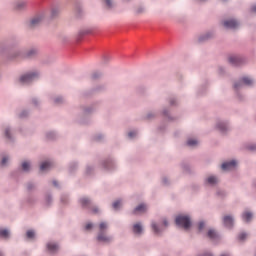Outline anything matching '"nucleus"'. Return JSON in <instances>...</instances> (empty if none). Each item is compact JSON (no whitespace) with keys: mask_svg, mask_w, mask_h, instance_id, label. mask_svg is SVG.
<instances>
[{"mask_svg":"<svg viewBox=\"0 0 256 256\" xmlns=\"http://www.w3.org/2000/svg\"><path fill=\"white\" fill-rule=\"evenodd\" d=\"M176 224L188 230L191 226V220L188 216L180 215L176 218Z\"/></svg>","mask_w":256,"mask_h":256,"instance_id":"1","label":"nucleus"},{"mask_svg":"<svg viewBox=\"0 0 256 256\" xmlns=\"http://www.w3.org/2000/svg\"><path fill=\"white\" fill-rule=\"evenodd\" d=\"M135 135H136L135 132H130V133H129V137H130V138L134 137Z\"/></svg>","mask_w":256,"mask_h":256,"instance_id":"31","label":"nucleus"},{"mask_svg":"<svg viewBox=\"0 0 256 256\" xmlns=\"http://www.w3.org/2000/svg\"><path fill=\"white\" fill-rule=\"evenodd\" d=\"M218 128L221 130V131H225L226 130V125L224 123H221L218 125Z\"/></svg>","mask_w":256,"mask_h":256,"instance_id":"24","label":"nucleus"},{"mask_svg":"<svg viewBox=\"0 0 256 256\" xmlns=\"http://www.w3.org/2000/svg\"><path fill=\"white\" fill-rule=\"evenodd\" d=\"M224 225L231 228L233 226V218L230 216L224 217Z\"/></svg>","mask_w":256,"mask_h":256,"instance_id":"7","label":"nucleus"},{"mask_svg":"<svg viewBox=\"0 0 256 256\" xmlns=\"http://www.w3.org/2000/svg\"><path fill=\"white\" fill-rule=\"evenodd\" d=\"M120 206H121V202H120V201H116V202H114V204H113V208H114L115 210H118V209L120 208Z\"/></svg>","mask_w":256,"mask_h":256,"instance_id":"23","label":"nucleus"},{"mask_svg":"<svg viewBox=\"0 0 256 256\" xmlns=\"http://www.w3.org/2000/svg\"><path fill=\"white\" fill-rule=\"evenodd\" d=\"M208 256H212L211 254H208Z\"/></svg>","mask_w":256,"mask_h":256,"instance_id":"42","label":"nucleus"},{"mask_svg":"<svg viewBox=\"0 0 256 256\" xmlns=\"http://www.w3.org/2000/svg\"><path fill=\"white\" fill-rule=\"evenodd\" d=\"M0 236L1 237H4V238H8L9 237V232H8V230H6V229H0Z\"/></svg>","mask_w":256,"mask_h":256,"instance_id":"18","label":"nucleus"},{"mask_svg":"<svg viewBox=\"0 0 256 256\" xmlns=\"http://www.w3.org/2000/svg\"><path fill=\"white\" fill-rule=\"evenodd\" d=\"M93 227L91 223H88L85 227L86 230H90Z\"/></svg>","mask_w":256,"mask_h":256,"instance_id":"27","label":"nucleus"},{"mask_svg":"<svg viewBox=\"0 0 256 256\" xmlns=\"http://www.w3.org/2000/svg\"><path fill=\"white\" fill-rule=\"evenodd\" d=\"M80 203H81L82 207H84V208H87L91 205V202L88 198H82L80 200Z\"/></svg>","mask_w":256,"mask_h":256,"instance_id":"11","label":"nucleus"},{"mask_svg":"<svg viewBox=\"0 0 256 256\" xmlns=\"http://www.w3.org/2000/svg\"><path fill=\"white\" fill-rule=\"evenodd\" d=\"M252 11L256 12V6H253Z\"/></svg>","mask_w":256,"mask_h":256,"instance_id":"36","label":"nucleus"},{"mask_svg":"<svg viewBox=\"0 0 256 256\" xmlns=\"http://www.w3.org/2000/svg\"><path fill=\"white\" fill-rule=\"evenodd\" d=\"M93 212H94V213H97V212H98V209H97V208H95V209L93 210Z\"/></svg>","mask_w":256,"mask_h":256,"instance_id":"37","label":"nucleus"},{"mask_svg":"<svg viewBox=\"0 0 256 256\" xmlns=\"http://www.w3.org/2000/svg\"><path fill=\"white\" fill-rule=\"evenodd\" d=\"M41 21H42L41 16H36L35 18H33V19L31 20L30 26H31V27H35V26L39 25V24L41 23Z\"/></svg>","mask_w":256,"mask_h":256,"instance_id":"6","label":"nucleus"},{"mask_svg":"<svg viewBox=\"0 0 256 256\" xmlns=\"http://www.w3.org/2000/svg\"><path fill=\"white\" fill-rule=\"evenodd\" d=\"M147 210V207L146 205L144 204H141L139 205L135 210H134V213H144L145 211Z\"/></svg>","mask_w":256,"mask_h":256,"instance_id":"9","label":"nucleus"},{"mask_svg":"<svg viewBox=\"0 0 256 256\" xmlns=\"http://www.w3.org/2000/svg\"><path fill=\"white\" fill-rule=\"evenodd\" d=\"M53 185H54V186H57V182H56V181H54V182H53Z\"/></svg>","mask_w":256,"mask_h":256,"instance_id":"39","label":"nucleus"},{"mask_svg":"<svg viewBox=\"0 0 256 256\" xmlns=\"http://www.w3.org/2000/svg\"><path fill=\"white\" fill-rule=\"evenodd\" d=\"M37 76H38L37 73L26 74L20 78V82L22 84H28V83L32 82Z\"/></svg>","mask_w":256,"mask_h":256,"instance_id":"3","label":"nucleus"},{"mask_svg":"<svg viewBox=\"0 0 256 256\" xmlns=\"http://www.w3.org/2000/svg\"><path fill=\"white\" fill-rule=\"evenodd\" d=\"M204 227H205V224L203 222H200L199 223V230L202 231Z\"/></svg>","mask_w":256,"mask_h":256,"instance_id":"26","label":"nucleus"},{"mask_svg":"<svg viewBox=\"0 0 256 256\" xmlns=\"http://www.w3.org/2000/svg\"><path fill=\"white\" fill-rule=\"evenodd\" d=\"M5 136H6L7 138H10V136H9V129H6V130H5Z\"/></svg>","mask_w":256,"mask_h":256,"instance_id":"30","label":"nucleus"},{"mask_svg":"<svg viewBox=\"0 0 256 256\" xmlns=\"http://www.w3.org/2000/svg\"><path fill=\"white\" fill-rule=\"evenodd\" d=\"M99 229H100V233H99V235H98V237H97L98 241H100V242H105V243L110 242V241H111V238L105 236V235L102 233L103 230L107 229V224L104 223V222H102V223L99 225Z\"/></svg>","mask_w":256,"mask_h":256,"instance_id":"2","label":"nucleus"},{"mask_svg":"<svg viewBox=\"0 0 256 256\" xmlns=\"http://www.w3.org/2000/svg\"><path fill=\"white\" fill-rule=\"evenodd\" d=\"M229 61H230V63H232L233 65H239V62H240L239 58H237V57H230V58H229Z\"/></svg>","mask_w":256,"mask_h":256,"instance_id":"16","label":"nucleus"},{"mask_svg":"<svg viewBox=\"0 0 256 256\" xmlns=\"http://www.w3.org/2000/svg\"><path fill=\"white\" fill-rule=\"evenodd\" d=\"M0 256H3V254L0 252Z\"/></svg>","mask_w":256,"mask_h":256,"instance_id":"41","label":"nucleus"},{"mask_svg":"<svg viewBox=\"0 0 256 256\" xmlns=\"http://www.w3.org/2000/svg\"><path fill=\"white\" fill-rule=\"evenodd\" d=\"M251 150H254V148H251Z\"/></svg>","mask_w":256,"mask_h":256,"instance_id":"43","label":"nucleus"},{"mask_svg":"<svg viewBox=\"0 0 256 256\" xmlns=\"http://www.w3.org/2000/svg\"><path fill=\"white\" fill-rule=\"evenodd\" d=\"M242 82H243L245 85H248V86H250V85L253 84V80H251V79L248 78V77L243 78V79H242Z\"/></svg>","mask_w":256,"mask_h":256,"instance_id":"17","label":"nucleus"},{"mask_svg":"<svg viewBox=\"0 0 256 256\" xmlns=\"http://www.w3.org/2000/svg\"><path fill=\"white\" fill-rule=\"evenodd\" d=\"M97 77H98L97 74H94V75H93V78H94V79H96Z\"/></svg>","mask_w":256,"mask_h":256,"instance_id":"38","label":"nucleus"},{"mask_svg":"<svg viewBox=\"0 0 256 256\" xmlns=\"http://www.w3.org/2000/svg\"><path fill=\"white\" fill-rule=\"evenodd\" d=\"M197 144H198V141L192 140V139L188 140L187 142V145L191 147L196 146Z\"/></svg>","mask_w":256,"mask_h":256,"instance_id":"20","label":"nucleus"},{"mask_svg":"<svg viewBox=\"0 0 256 256\" xmlns=\"http://www.w3.org/2000/svg\"><path fill=\"white\" fill-rule=\"evenodd\" d=\"M106 4H107V6H108L109 8L112 7V2H111V0H106Z\"/></svg>","mask_w":256,"mask_h":256,"instance_id":"28","label":"nucleus"},{"mask_svg":"<svg viewBox=\"0 0 256 256\" xmlns=\"http://www.w3.org/2000/svg\"><path fill=\"white\" fill-rule=\"evenodd\" d=\"M133 231H134V233H136V234H141V232H142V227H141V225H140V224H135L134 227H133Z\"/></svg>","mask_w":256,"mask_h":256,"instance_id":"13","label":"nucleus"},{"mask_svg":"<svg viewBox=\"0 0 256 256\" xmlns=\"http://www.w3.org/2000/svg\"><path fill=\"white\" fill-rule=\"evenodd\" d=\"M36 53V51H31L30 53H29V56H32L33 54H35Z\"/></svg>","mask_w":256,"mask_h":256,"instance_id":"33","label":"nucleus"},{"mask_svg":"<svg viewBox=\"0 0 256 256\" xmlns=\"http://www.w3.org/2000/svg\"><path fill=\"white\" fill-rule=\"evenodd\" d=\"M222 256H229L228 254H224V255H222Z\"/></svg>","mask_w":256,"mask_h":256,"instance_id":"40","label":"nucleus"},{"mask_svg":"<svg viewBox=\"0 0 256 256\" xmlns=\"http://www.w3.org/2000/svg\"><path fill=\"white\" fill-rule=\"evenodd\" d=\"M217 233L215 232V230L213 229H210L209 232H208V237L211 238V239H215L217 238Z\"/></svg>","mask_w":256,"mask_h":256,"instance_id":"14","label":"nucleus"},{"mask_svg":"<svg viewBox=\"0 0 256 256\" xmlns=\"http://www.w3.org/2000/svg\"><path fill=\"white\" fill-rule=\"evenodd\" d=\"M207 182L211 185H214L218 182L217 178L214 177V176H210L208 179H207Z\"/></svg>","mask_w":256,"mask_h":256,"instance_id":"15","label":"nucleus"},{"mask_svg":"<svg viewBox=\"0 0 256 256\" xmlns=\"http://www.w3.org/2000/svg\"><path fill=\"white\" fill-rule=\"evenodd\" d=\"M29 168H30V164H29L28 162H23V163H22V169H23L24 171H28Z\"/></svg>","mask_w":256,"mask_h":256,"instance_id":"22","label":"nucleus"},{"mask_svg":"<svg viewBox=\"0 0 256 256\" xmlns=\"http://www.w3.org/2000/svg\"><path fill=\"white\" fill-rule=\"evenodd\" d=\"M60 101H62L61 98L55 100L56 103H59Z\"/></svg>","mask_w":256,"mask_h":256,"instance_id":"34","label":"nucleus"},{"mask_svg":"<svg viewBox=\"0 0 256 256\" xmlns=\"http://www.w3.org/2000/svg\"><path fill=\"white\" fill-rule=\"evenodd\" d=\"M8 161V159L6 157L3 158L1 165L4 166L6 164V162Z\"/></svg>","mask_w":256,"mask_h":256,"instance_id":"29","label":"nucleus"},{"mask_svg":"<svg viewBox=\"0 0 256 256\" xmlns=\"http://www.w3.org/2000/svg\"><path fill=\"white\" fill-rule=\"evenodd\" d=\"M252 218H253V214L250 213V212H245V213L243 214V220H244L245 222H250V221L252 220Z\"/></svg>","mask_w":256,"mask_h":256,"instance_id":"12","label":"nucleus"},{"mask_svg":"<svg viewBox=\"0 0 256 256\" xmlns=\"http://www.w3.org/2000/svg\"><path fill=\"white\" fill-rule=\"evenodd\" d=\"M152 229L156 234H159L162 230L157 227L155 223H152Z\"/></svg>","mask_w":256,"mask_h":256,"instance_id":"21","label":"nucleus"},{"mask_svg":"<svg viewBox=\"0 0 256 256\" xmlns=\"http://www.w3.org/2000/svg\"><path fill=\"white\" fill-rule=\"evenodd\" d=\"M164 225H165V227L168 226V222L166 220H164Z\"/></svg>","mask_w":256,"mask_h":256,"instance_id":"35","label":"nucleus"},{"mask_svg":"<svg viewBox=\"0 0 256 256\" xmlns=\"http://www.w3.org/2000/svg\"><path fill=\"white\" fill-rule=\"evenodd\" d=\"M247 237V234L242 233L239 235V240L243 241Z\"/></svg>","mask_w":256,"mask_h":256,"instance_id":"25","label":"nucleus"},{"mask_svg":"<svg viewBox=\"0 0 256 256\" xmlns=\"http://www.w3.org/2000/svg\"><path fill=\"white\" fill-rule=\"evenodd\" d=\"M47 248L51 253H54L59 249V247L54 243H48Z\"/></svg>","mask_w":256,"mask_h":256,"instance_id":"10","label":"nucleus"},{"mask_svg":"<svg viewBox=\"0 0 256 256\" xmlns=\"http://www.w3.org/2000/svg\"><path fill=\"white\" fill-rule=\"evenodd\" d=\"M52 167V164L50 162H43L40 166L41 171H47Z\"/></svg>","mask_w":256,"mask_h":256,"instance_id":"8","label":"nucleus"},{"mask_svg":"<svg viewBox=\"0 0 256 256\" xmlns=\"http://www.w3.org/2000/svg\"><path fill=\"white\" fill-rule=\"evenodd\" d=\"M26 236L28 239H33L35 237V233L32 230L27 231Z\"/></svg>","mask_w":256,"mask_h":256,"instance_id":"19","label":"nucleus"},{"mask_svg":"<svg viewBox=\"0 0 256 256\" xmlns=\"http://www.w3.org/2000/svg\"><path fill=\"white\" fill-rule=\"evenodd\" d=\"M237 162L236 161H231V162H226L222 165V169L224 171H231L236 168Z\"/></svg>","mask_w":256,"mask_h":256,"instance_id":"5","label":"nucleus"},{"mask_svg":"<svg viewBox=\"0 0 256 256\" xmlns=\"http://www.w3.org/2000/svg\"><path fill=\"white\" fill-rule=\"evenodd\" d=\"M224 26L227 29H236L239 26V22L237 20H225Z\"/></svg>","mask_w":256,"mask_h":256,"instance_id":"4","label":"nucleus"},{"mask_svg":"<svg viewBox=\"0 0 256 256\" xmlns=\"http://www.w3.org/2000/svg\"><path fill=\"white\" fill-rule=\"evenodd\" d=\"M240 86H241V85H240L239 83H236V84L234 85L235 89H238Z\"/></svg>","mask_w":256,"mask_h":256,"instance_id":"32","label":"nucleus"}]
</instances>
